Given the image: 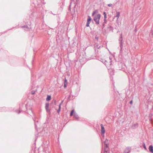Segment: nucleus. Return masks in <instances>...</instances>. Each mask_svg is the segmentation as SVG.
Returning <instances> with one entry per match:
<instances>
[{
	"instance_id": "1",
	"label": "nucleus",
	"mask_w": 153,
	"mask_h": 153,
	"mask_svg": "<svg viewBox=\"0 0 153 153\" xmlns=\"http://www.w3.org/2000/svg\"><path fill=\"white\" fill-rule=\"evenodd\" d=\"M98 12V11L96 10L93 11L92 14V16H94V20L95 22V24L96 25H99V20L101 17V15L100 14H98L97 15L94 16L95 14L97 13Z\"/></svg>"
},
{
	"instance_id": "2",
	"label": "nucleus",
	"mask_w": 153,
	"mask_h": 153,
	"mask_svg": "<svg viewBox=\"0 0 153 153\" xmlns=\"http://www.w3.org/2000/svg\"><path fill=\"white\" fill-rule=\"evenodd\" d=\"M119 41H120V52L121 51L122 48H123V38H122V34H121L120 36V37L119 39Z\"/></svg>"
},
{
	"instance_id": "3",
	"label": "nucleus",
	"mask_w": 153,
	"mask_h": 153,
	"mask_svg": "<svg viewBox=\"0 0 153 153\" xmlns=\"http://www.w3.org/2000/svg\"><path fill=\"white\" fill-rule=\"evenodd\" d=\"M100 126H101V134L102 135H103V136L104 137V134L105 133V130L104 127L103 126V125L102 124H101Z\"/></svg>"
},
{
	"instance_id": "4",
	"label": "nucleus",
	"mask_w": 153,
	"mask_h": 153,
	"mask_svg": "<svg viewBox=\"0 0 153 153\" xmlns=\"http://www.w3.org/2000/svg\"><path fill=\"white\" fill-rule=\"evenodd\" d=\"M131 148L129 147H127L125 149L124 153H129L130 152Z\"/></svg>"
},
{
	"instance_id": "5",
	"label": "nucleus",
	"mask_w": 153,
	"mask_h": 153,
	"mask_svg": "<svg viewBox=\"0 0 153 153\" xmlns=\"http://www.w3.org/2000/svg\"><path fill=\"white\" fill-rule=\"evenodd\" d=\"M104 144L105 145V146L104 147V148H108V140L107 139H106V140H105V141L104 142Z\"/></svg>"
},
{
	"instance_id": "6",
	"label": "nucleus",
	"mask_w": 153,
	"mask_h": 153,
	"mask_svg": "<svg viewBox=\"0 0 153 153\" xmlns=\"http://www.w3.org/2000/svg\"><path fill=\"white\" fill-rule=\"evenodd\" d=\"M149 149L150 152L153 153V146L152 145H150L149 146Z\"/></svg>"
},
{
	"instance_id": "7",
	"label": "nucleus",
	"mask_w": 153,
	"mask_h": 153,
	"mask_svg": "<svg viewBox=\"0 0 153 153\" xmlns=\"http://www.w3.org/2000/svg\"><path fill=\"white\" fill-rule=\"evenodd\" d=\"M49 106V103H46L45 108V109H46V111L47 112L50 111V110L48 109Z\"/></svg>"
},
{
	"instance_id": "8",
	"label": "nucleus",
	"mask_w": 153,
	"mask_h": 153,
	"mask_svg": "<svg viewBox=\"0 0 153 153\" xmlns=\"http://www.w3.org/2000/svg\"><path fill=\"white\" fill-rule=\"evenodd\" d=\"M62 103H60L59 105V108L58 110H57V112L59 114L60 111V110L61 109V105H62Z\"/></svg>"
},
{
	"instance_id": "9",
	"label": "nucleus",
	"mask_w": 153,
	"mask_h": 153,
	"mask_svg": "<svg viewBox=\"0 0 153 153\" xmlns=\"http://www.w3.org/2000/svg\"><path fill=\"white\" fill-rule=\"evenodd\" d=\"M108 148H104V153H108Z\"/></svg>"
},
{
	"instance_id": "10",
	"label": "nucleus",
	"mask_w": 153,
	"mask_h": 153,
	"mask_svg": "<svg viewBox=\"0 0 153 153\" xmlns=\"http://www.w3.org/2000/svg\"><path fill=\"white\" fill-rule=\"evenodd\" d=\"M120 13L119 12H117V15L115 16L116 17H117V19H118L120 16Z\"/></svg>"
},
{
	"instance_id": "11",
	"label": "nucleus",
	"mask_w": 153,
	"mask_h": 153,
	"mask_svg": "<svg viewBox=\"0 0 153 153\" xmlns=\"http://www.w3.org/2000/svg\"><path fill=\"white\" fill-rule=\"evenodd\" d=\"M88 19H87V22H88V23H90V21H91V17L89 16H88Z\"/></svg>"
},
{
	"instance_id": "12",
	"label": "nucleus",
	"mask_w": 153,
	"mask_h": 153,
	"mask_svg": "<svg viewBox=\"0 0 153 153\" xmlns=\"http://www.w3.org/2000/svg\"><path fill=\"white\" fill-rule=\"evenodd\" d=\"M51 99V96H50L48 95L46 98V100H50Z\"/></svg>"
},
{
	"instance_id": "13",
	"label": "nucleus",
	"mask_w": 153,
	"mask_h": 153,
	"mask_svg": "<svg viewBox=\"0 0 153 153\" xmlns=\"http://www.w3.org/2000/svg\"><path fill=\"white\" fill-rule=\"evenodd\" d=\"M74 117H75V118L78 119V115L76 113L74 114Z\"/></svg>"
},
{
	"instance_id": "14",
	"label": "nucleus",
	"mask_w": 153,
	"mask_h": 153,
	"mask_svg": "<svg viewBox=\"0 0 153 153\" xmlns=\"http://www.w3.org/2000/svg\"><path fill=\"white\" fill-rule=\"evenodd\" d=\"M74 110H72L71 111V113H70V116H72L73 115V114L74 113Z\"/></svg>"
},
{
	"instance_id": "15",
	"label": "nucleus",
	"mask_w": 153,
	"mask_h": 153,
	"mask_svg": "<svg viewBox=\"0 0 153 153\" xmlns=\"http://www.w3.org/2000/svg\"><path fill=\"white\" fill-rule=\"evenodd\" d=\"M103 15L104 16V18H107L106 14L105 12H104L103 13Z\"/></svg>"
},
{
	"instance_id": "16",
	"label": "nucleus",
	"mask_w": 153,
	"mask_h": 153,
	"mask_svg": "<svg viewBox=\"0 0 153 153\" xmlns=\"http://www.w3.org/2000/svg\"><path fill=\"white\" fill-rule=\"evenodd\" d=\"M143 147L145 149H146V147L144 143H143Z\"/></svg>"
},
{
	"instance_id": "17",
	"label": "nucleus",
	"mask_w": 153,
	"mask_h": 153,
	"mask_svg": "<svg viewBox=\"0 0 153 153\" xmlns=\"http://www.w3.org/2000/svg\"><path fill=\"white\" fill-rule=\"evenodd\" d=\"M95 47H97V48L98 49H99L100 48V46H98V45H95Z\"/></svg>"
},
{
	"instance_id": "18",
	"label": "nucleus",
	"mask_w": 153,
	"mask_h": 153,
	"mask_svg": "<svg viewBox=\"0 0 153 153\" xmlns=\"http://www.w3.org/2000/svg\"><path fill=\"white\" fill-rule=\"evenodd\" d=\"M90 23H88L87 22V24H86V26L87 27H89V24Z\"/></svg>"
},
{
	"instance_id": "19",
	"label": "nucleus",
	"mask_w": 153,
	"mask_h": 153,
	"mask_svg": "<svg viewBox=\"0 0 153 153\" xmlns=\"http://www.w3.org/2000/svg\"><path fill=\"white\" fill-rule=\"evenodd\" d=\"M67 84V80L66 79H65V81H64V84Z\"/></svg>"
},
{
	"instance_id": "20",
	"label": "nucleus",
	"mask_w": 153,
	"mask_h": 153,
	"mask_svg": "<svg viewBox=\"0 0 153 153\" xmlns=\"http://www.w3.org/2000/svg\"><path fill=\"white\" fill-rule=\"evenodd\" d=\"M106 18H104V22L105 23H106Z\"/></svg>"
},
{
	"instance_id": "21",
	"label": "nucleus",
	"mask_w": 153,
	"mask_h": 153,
	"mask_svg": "<svg viewBox=\"0 0 153 153\" xmlns=\"http://www.w3.org/2000/svg\"><path fill=\"white\" fill-rule=\"evenodd\" d=\"M108 6H109V7H110L112 5V4H109L108 5Z\"/></svg>"
},
{
	"instance_id": "22",
	"label": "nucleus",
	"mask_w": 153,
	"mask_h": 153,
	"mask_svg": "<svg viewBox=\"0 0 153 153\" xmlns=\"http://www.w3.org/2000/svg\"><path fill=\"white\" fill-rule=\"evenodd\" d=\"M102 62H103V63H105L106 62V60H103L102 61Z\"/></svg>"
},
{
	"instance_id": "23",
	"label": "nucleus",
	"mask_w": 153,
	"mask_h": 153,
	"mask_svg": "<svg viewBox=\"0 0 153 153\" xmlns=\"http://www.w3.org/2000/svg\"><path fill=\"white\" fill-rule=\"evenodd\" d=\"M132 102H133V101L132 100H131L130 102V103L131 104H132Z\"/></svg>"
},
{
	"instance_id": "24",
	"label": "nucleus",
	"mask_w": 153,
	"mask_h": 153,
	"mask_svg": "<svg viewBox=\"0 0 153 153\" xmlns=\"http://www.w3.org/2000/svg\"><path fill=\"white\" fill-rule=\"evenodd\" d=\"M67 84H64V87H65L66 86V85H67Z\"/></svg>"
},
{
	"instance_id": "25",
	"label": "nucleus",
	"mask_w": 153,
	"mask_h": 153,
	"mask_svg": "<svg viewBox=\"0 0 153 153\" xmlns=\"http://www.w3.org/2000/svg\"><path fill=\"white\" fill-rule=\"evenodd\" d=\"M35 92H33V91H32V94H35Z\"/></svg>"
},
{
	"instance_id": "26",
	"label": "nucleus",
	"mask_w": 153,
	"mask_h": 153,
	"mask_svg": "<svg viewBox=\"0 0 153 153\" xmlns=\"http://www.w3.org/2000/svg\"><path fill=\"white\" fill-rule=\"evenodd\" d=\"M102 26H103V28L104 27V24H103Z\"/></svg>"
},
{
	"instance_id": "27",
	"label": "nucleus",
	"mask_w": 153,
	"mask_h": 153,
	"mask_svg": "<svg viewBox=\"0 0 153 153\" xmlns=\"http://www.w3.org/2000/svg\"><path fill=\"white\" fill-rule=\"evenodd\" d=\"M97 40L98 39V38L97 37H96L95 38Z\"/></svg>"
},
{
	"instance_id": "28",
	"label": "nucleus",
	"mask_w": 153,
	"mask_h": 153,
	"mask_svg": "<svg viewBox=\"0 0 153 153\" xmlns=\"http://www.w3.org/2000/svg\"><path fill=\"white\" fill-rule=\"evenodd\" d=\"M20 111H19V113H18V114H19V113H20Z\"/></svg>"
},
{
	"instance_id": "29",
	"label": "nucleus",
	"mask_w": 153,
	"mask_h": 153,
	"mask_svg": "<svg viewBox=\"0 0 153 153\" xmlns=\"http://www.w3.org/2000/svg\"><path fill=\"white\" fill-rule=\"evenodd\" d=\"M70 97V96H69V97H68V98H69Z\"/></svg>"
}]
</instances>
